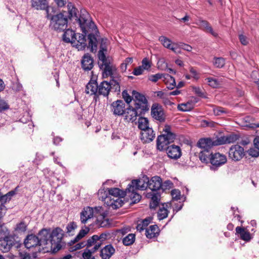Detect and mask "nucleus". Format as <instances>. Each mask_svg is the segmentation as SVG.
<instances>
[{
    "label": "nucleus",
    "instance_id": "52",
    "mask_svg": "<svg viewBox=\"0 0 259 259\" xmlns=\"http://www.w3.org/2000/svg\"><path fill=\"white\" fill-rule=\"evenodd\" d=\"M174 184L170 180H166L163 183L162 182V187L161 189L163 190H169L173 187Z\"/></svg>",
    "mask_w": 259,
    "mask_h": 259
},
{
    "label": "nucleus",
    "instance_id": "45",
    "mask_svg": "<svg viewBox=\"0 0 259 259\" xmlns=\"http://www.w3.org/2000/svg\"><path fill=\"white\" fill-rule=\"evenodd\" d=\"M77 228V225L74 222H71L68 223L66 226L67 231L66 233L69 236H72L74 234H72V232L74 231Z\"/></svg>",
    "mask_w": 259,
    "mask_h": 259
},
{
    "label": "nucleus",
    "instance_id": "22",
    "mask_svg": "<svg viewBox=\"0 0 259 259\" xmlns=\"http://www.w3.org/2000/svg\"><path fill=\"white\" fill-rule=\"evenodd\" d=\"M102 242H98L94 245V247L92 249H89L86 248L83 250V252L82 254V256L83 259H96L94 256L92 255V254L96 252L102 245Z\"/></svg>",
    "mask_w": 259,
    "mask_h": 259
},
{
    "label": "nucleus",
    "instance_id": "38",
    "mask_svg": "<svg viewBox=\"0 0 259 259\" xmlns=\"http://www.w3.org/2000/svg\"><path fill=\"white\" fill-rule=\"evenodd\" d=\"M135 240V235L134 234H129L122 239V243L124 245H132Z\"/></svg>",
    "mask_w": 259,
    "mask_h": 259
},
{
    "label": "nucleus",
    "instance_id": "44",
    "mask_svg": "<svg viewBox=\"0 0 259 259\" xmlns=\"http://www.w3.org/2000/svg\"><path fill=\"white\" fill-rule=\"evenodd\" d=\"M99 199L105 201L106 203L107 200H109L111 196H109L108 192L104 190H99L98 193Z\"/></svg>",
    "mask_w": 259,
    "mask_h": 259
},
{
    "label": "nucleus",
    "instance_id": "47",
    "mask_svg": "<svg viewBox=\"0 0 259 259\" xmlns=\"http://www.w3.org/2000/svg\"><path fill=\"white\" fill-rule=\"evenodd\" d=\"M100 43V50L102 51L107 52V41L108 39L106 37L101 38L99 39Z\"/></svg>",
    "mask_w": 259,
    "mask_h": 259
},
{
    "label": "nucleus",
    "instance_id": "2",
    "mask_svg": "<svg viewBox=\"0 0 259 259\" xmlns=\"http://www.w3.org/2000/svg\"><path fill=\"white\" fill-rule=\"evenodd\" d=\"M63 230L60 227H57L51 232L50 228H43L38 233V239L41 245L47 244L50 240L52 245V251L53 253H57L62 248L61 242L64 237Z\"/></svg>",
    "mask_w": 259,
    "mask_h": 259
},
{
    "label": "nucleus",
    "instance_id": "33",
    "mask_svg": "<svg viewBox=\"0 0 259 259\" xmlns=\"http://www.w3.org/2000/svg\"><path fill=\"white\" fill-rule=\"evenodd\" d=\"M236 232L240 235V238L245 241H249L251 239L250 234L248 231H245L243 228L237 227Z\"/></svg>",
    "mask_w": 259,
    "mask_h": 259
},
{
    "label": "nucleus",
    "instance_id": "21",
    "mask_svg": "<svg viewBox=\"0 0 259 259\" xmlns=\"http://www.w3.org/2000/svg\"><path fill=\"white\" fill-rule=\"evenodd\" d=\"M115 249L112 244H108L100 250V256L102 259H109L114 254Z\"/></svg>",
    "mask_w": 259,
    "mask_h": 259
},
{
    "label": "nucleus",
    "instance_id": "26",
    "mask_svg": "<svg viewBox=\"0 0 259 259\" xmlns=\"http://www.w3.org/2000/svg\"><path fill=\"white\" fill-rule=\"evenodd\" d=\"M239 139L237 135L232 134L226 136L221 137L218 138V143L219 145L225 144H230L235 142Z\"/></svg>",
    "mask_w": 259,
    "mask_h": 259
},
{
    "label": "nucleus",
    "instance_id": "12",
    "mask_svg": "<svg viewBox=\"0 0 259 259\" xmlns=\"http://www.w3.org/2000/svg\"><path fill=\"white\" fill-rule=\"evenodd\" d=\"M132 94L134 97L133 100L135 102V106L139 107L140 111L146 113V96L135 90L132 91Z\"/></svg>",
    "mask_w": 259,
    "mask_h": 259
},
{
    "label": "nucleus",
    "instance_id": "57",
    "mask_svg": "<svg viewBox=\"0 0 259 259\" xmlns=\"http://www.w3.org/2000/svg\"><path fill=\"white\" fill-rule=\"evenodd\" d=\"M172 199L178 200L181 199V192L178 189H174L171 191Z\"/></svg>",
    "mask_w": 259,
    "mask_h": 259
},
{
    "label": "nucleus",
    "instance_id": "4",
    "mask_svg": "<svg viewBox=\"0 0 259 259\" xmlns=\"http://www.w3.org/2000/svg\"><path fill=\"white\" fill-rule=\"evenodd\" d=\"M62 35V40L66 43L75 44L76 48L78 50H84L87 47L86 36L88 35L91 31L85 34L82 32V34H76L75 31L70 28H66L63 31Z\"/></svg>",
    "mask_w": 259,
    "mask_h": 259
},
{
    "label": "nucleus",
    "instance_id": "41",
    "mask_svg": "<svg viewBox=\"0 0 259 259\" xmlns=\"http://www.w3.org/2000/svg\"><path fill=\"white\" fill-rule=\"evenodd\" d=\"M148 124V121L147 119V142L153 141L155 137V134L154 131L152 128L150 127Z\"/></svg>",
    "mask_w": 259,
    "mask_h": 259
},
{
    "label": "nucleus",
    "instance_id": "8",
    "mask_svg": "<svg viewBox=\"0 0 259 259\" xmlns=\"http://www.w3.org/2000/svg\"><path fill=\"white\" fill-rule=\"evenodd\" d=\"M227 162V157L223 154L220 153H215L211 155L210 158V163L211 166L210 169L215 170L217 168L225 164Z\"/></svg>",
    "mask_w": 259,
    "mask_h": 259
},
{
    "label": "nucleus",
    "instance_id": "60",
    "mask_svg": "<svg viewBox=\"0 0 259 259\" xmlns=\"http://www.w3.org/2000/svg\"><path fill=\"white\" fill-rule=\"evenodd\" d=\"M248 154L252 157H257L259 156V150L254 148H250L248 150Z\"/></svg>",
    "mask_w": 259,
    "mask_h": 259
},
{
    "label": "nucleus",
    "instance_id": "55",
    "mask_svg": "<svg viewBox=\"0 0 259 259\" xmlns=\"http://www.w3.org/2000/svg\"><path fill=\"white\" fill-rule=\"evenodd\" d=\"M213 113L216 116L221 115L223 114L227 113V111L223 107H217L213 109Z\"/></svg>",
    "mask_w": 259,
    "mask_h": 259
},
{
    "label": "nucleus",
    "instance_id": "29",
    "mask_svg": "<svg viewBox=\"0 0 259 259\" xmlns=\"http://www.w3.org/2000/svg\"><path fill=\"white\" fill-rule=\"evenodd\" d=\"M109 196H113V198L125 197L126 196V189L123 191L118 188H111L108 189Z\"/></svg>",
    "mask_w": 259,
    "mask_h": 259
},
{
    "label": "nucleus",
    "instance_id": "31",
    "mask_svg": "<svg viewBox=\"0 0 259 259\" xmlns=\"http://www.w3.org/2000/svg\"><path fill=\"white\" fill-rule=\"evenodd\" d=\"M213 153L210 150H202L199 154V158L202 162L207 163L210 162V158Z\"/></svg>",
    "mask_w": 259,
    "mask_h": 259
},
{
    "label": "nucleus",
    "instance_id": "23",
    "mask_svg": "<svg viewBox=\"0 0 259 259\" xmlns=\"http://www.w3.org/2000/svg\"><path fill=\"white\" fill-rule=\"evenodd\" d=\"M144 180L140 179L133 180L131 183L128 185L126 190H127V191H131V189L132 191L144 190Z\"/></svg>",
    "mask_w": 259,
    "mask_h": 259
},
{
    "label": "nucleus",
    "instance_id": "13",
    "mask_svg": "<svg viewBox=\"0 0 259 259\" xmlns=\"http://www.w3.org/2000/svg\"><path fill=\"white\" fill-rule=\"evenodd\" d=\"M168 157L172 159L177 160L182 156L181 149L179 146L171 145L165 147V149Z\"/></svg>",
    "mask_w": 259,
    "mask_h": 259
},
{
    "label": "nucleus",
    "instance_id": "6",
    "mask_svg": "<svg viewBox=\"0 0 259 259\" xmlns=\"http://www.w3.org/2000/svg\"><path fill=\"white\" fill-rule=\"evenodd\" d=\"M16 236L0 238V250L3 252H8L13 245L19 248L22 245L20 240H17Z\"/></svg>",
    "mask_w": 259,
    "mask_h": 259
},
{
    "label": "nucleus",
    "instance_id": "58",
    "mask_svg": "<svg viewBox=\"0 0 259 259\" xmlns=\"http://www.w3.org/2000/svg\"><path fill=\"white\" fill-rule=\"evenodd\" d=\"M27 225L24 222H21L17 224L16 230L22 232H24L26 230Z\"/></svg>",
    "mask_w": 259,
    "mask_h": 259
},
{
    "label": "nucleus",
    "instance_id": "37",
    "mask_svg": "<svg viewBox=\"0 0 259 259\" xmlns=\"http://www.w3.org/2000/svg\"><path fill=\"white\" fill-rule=\"evenodd\" d=\"M106 214L104 213L101 214V219H97L96 220V224L99 225L100 227H107L110 225L109 220L105 219Z\"/></svg>",
    "mask_w": 259,
    "mask_h": 259
},
{
    "label": "nucleus",
    "instance_id": "64",
    "mask_svg": "<svg viewBox=\"0 0 259 259\" xmlns=\"http://www.w3.org/2000/svg\"><path fill=\"white\" fill-rule=\"evenodd\" d=\"M58 8H63L66 4V0H54Z\"/></svg>",
    "mask_w": 259,
    "mask_h": 259
},
{
    "label": "nucleus",
    "instance_id": "10",
    "mask_svg": "<svg viewBox=\"0 0 259 259\" xmlns=\"http://www.w3.org/2000/svg\"><path fill=\"white\" fill-rule=\"evenodd\" d=\"M151 110V116L154 119L160 122L165 121V115L161 105L158 103H154L152 105Z\"/></svg>",
    "mask_w": 259,
    "mask_h": 259
},
{
    "label": "nucleus",
    "instance_id": "50",
    "mask_svg": "<svg viewBox=\"0 0 259 259\" xmlns=\"http://www.w3.org/2000/svg\"><path fill=\"white\" fill-rule=\"evenodd\" d=\"M84 229H81L76 236L79 240L84 237L90 231V228L88 227L84 226Z\"/></svg>",
    "mask_w": 259,
    "mask_h": 259
},
{
    "label": "nucleus",
    "instance_id": "3",
    "mask_svg": "<svg viewBox=\"0 0 259 259\" xmlns=\"http://www.w3.org/2000/svg\"><path fill=\"white\" fill-rule=\"evenodd\" d=\"M145 113L143 111H140L139 107H134L128 105V107L125 108L123 115H125V119L132 122L134 121L137 116H139L138 120V128L141 131L140 133V139L142 142L146 143V139L144 136V133L143 131L146 132V118L143 115Z\"/></svg>",
    "mask_w": 259,
    "mask_h": 259
},
{
    "label": "nucleus",
    "instance_id": "59",
    "mask_svg": "<svg viewBox=\"0 0 259 259\" xmlns=\"http://www.w3.org/2000/svg\"><path fill=\"white\" fill-rule=\"evenodd\" d=\"M10 108L8 103L4 100H0V112L5 111Z\"/></svg>",
    "mask_w": 259,
    "mask_h": 259
},
{
    "label": "nucleus",
    "instance_id": "18",
    "mask_svg": "<svg viewBox=\"0 0 259 259\" xmlns=\"http://www.w3.org/2000/svg\"><path fill=\"white\" fill-rule=\"evenodd\" d=\"M115 198H111V197L109 200H107L106 201L107 205L112 207L113 209L119 208L122 206L125 202H127L128 201V199L125 197H118Z\"/></svg>",
    "mask_w": 259,
    "mask_h": 259
},
{
    "label": "nucleus",
    "instance_id": "42",
    "mask_svg": "<svg viewBox=\"0 0 259 259\" xmlns=\"http://www.w3.org/2000/svg\"><path fill=\"white\" fill-rule=\"evenodd\" d=\"M158 67L161 70H167L170 73H176V71L167 67V64L165 62L163 59H160L158 62Z\"/></svg>",
    "mask_w": 259,
    "mask_h": 259
},
{
    "label": "nucleus",
    "instance_id": "9",
    "mask_svg": "<svg viewBox=\"0 0 259 259\" xmlns=\"http://www.w3.org/2000/svg\"><path fill=\"white\" fill-rule=\"evenodd\" d=\"M162 187V179L159 176H154L147 181V188L151 191L149 193H160Z\"/></svg>",
    "mask_w": 259,
    "mask_h": 259
},
{
    "label": "nucleus",
    "instance_id": "30",
    "mask_svg": "<svg viewBox=\"0 0 259 259\" xmlns=\"http://www.w3.org/2000/svg\"><path fill=\"white\" fill-rule=\"evenodd\" d=\"M159 232V229L157 225H151L148 229L147 228V238L150 239L157 238Z\"/></svg>",
    "mask_w": 259,
    "mask_h": 259
},
{
    "label": "nucleus",
    "instance_id": "16",
    "mask_svg": "<svg viewBox=\"0 0 259 259\" xmlns=\"http://www.w3.org/2000/svg\"><path fill=\"white\" fill-rule=\"evenodd\" d=\"M218 139L212 140L211 138H201L199 140L197 146L203 150H210L213 146H217Z\"/></svg>",
    "mask_w": 259,
    "mask_h": 259
},
{
    "label": "nucleus",
    "instance_id": "51",
    "mask_svg": "<svg viewBox=\"0 0 259 259\" xmlns=\"http://www.w3.org/2000/svg\"><path fill=\"white\" fill-rule=\"evenodd\" d=\"M205 79L207 80L208 85L213 88H217L220 84L219 81L215 78L208 77Z\"/></svg>",
    "mask_w": 259,
    "mask_h": 259
},
{
    "label": "nucleus",
    "instance_id": "32",
    "mask_svg": "<svg viewBox=\"0 0 259 259\" xmlns=\"http://www.w3.org/2000/svg\"><path fill=\"white\" fill-rule=\"evenodd\" d=\"M126 196H128L131 200L130 203V205L138 202L141 198V196L140 194L137 193L136 191H132V189L131 191H127L126 190Z\"/></svg>",
    "mask_w": 259,
    "mask_h": 259
},
{
    "label": "nucleus",
    "instance_id": "14",
    "mask_svg": "<svg viewBox=\"0 0 259 259\" xmlns=\"http://www.w3.org/2000/svg\"><path fill=\"white\" fill-rule=\"evenodd\" d=\"M125 102L123 100H118L113 102L111 105L113 114L118 116L123 115L125 109Z\"/></svg>",
    "mask_w": 259,
    "mask_h": 259
},
{
    "label": "nucleus",
    "instance_id": "63",
    "mask_svg": "<svg viewBox=\"0 0 259 259\" xmlns=\"http://www.w3.org/2000/svg\"><path fill=\"white\" fill-rule=\"evenodd\" d=\"M2 198H3V199L1 200V205H4L7 203V202H9L11 199V197H10L7 194H5V195H2Z\"/></svg>",
    "mask_w": 259,
    "mask_h": 259
},
{
    "label": "nucleus",
    "instance_id": "7",
    "mask_svg": "<svg viewBox=\"0 0 259 259\" xmlns=\"http://www.w3.org/2000/svg\"><path fill=\"white\" fill-rule=\"evenodd\" d=\"M147 198L149 199V208L155 213L158 207L160 206V193H147Z\"/></svg>",
    "mask_w": 259,
    "mask_h": 259
},
{
    "label": "nucleus",
    "instance_id": "36",
    "mask_svg": "<svg viewBox=\"0 0 259 259\" xmlns=\"http://www.w3.org/2000/svg\"><path fill=\"white\" fill-rule=\"evenodd\" d=\"M194 107V103L191 101L179 104L178 106V109L180 111L187 112L193 109Z\"/></svg>",
    "mask_w": 259,
    "mask_h": 259
},
{
    "label": "nucleus",
    "instance_id": "56",
    "mask_svg": "<svg viewBox=\"0 0 259 259\" xmlns=\"http://www.w3.org/2000/svg\"><path fill=\"white\" fill-rule=\"evenodd\" d=\"M105 51H99L98 54V57L99 59L102 62V64H104L105 63H107L109 62V60H108L106 58L105 55Z\"/></svg>",
    "mask_w": 259,
    "mask_h": 259
},
{
    "label": "nucleus",
    "instance_id": "34",
    "mask_svg": "<svg viewBox=\"0 0 259 259\" xmlns=\"http://www.w3.org/2000/svg\"><path fill=\"white\" fill-rule=\"evenodd\" d=\"M167 204L166 203L162 204L157 211L158 219L160 221L166 218L168 216L169 211L167 209L166 206Z\"/></svg>",
    "mask_w": 259,
    "mask_h": 259
},
{
    "label": "nucleus",
    "instance_id": "25",
    "mask_svg": "<svg viewBox=\"0 0 259 259\" xmlns=\"http://www.w3.org/2000/svg\"><path fill=\"white\" fill-rule=\"evenodd\" d=\"M111 87L110 83L106 81H103L98 87V94L107 97L109 94Z\"/></svg>",
    "mask_w": 259,
    "mask_h": 259
},
{
    "label": "nucleus",
    "instance_id": "24",
    "mask_svg": "<svg viewBox=\"0 0 259 259\" xmlns=\"http://www.w3.org/2000/svg\"><path fill=\"white\" fill-rule=\"evenodd\" d=\"M94 215V209L93 207L89 206L84 208L80 213V221L81 223L85 224L87 221L92 218Z\"/></svg>",
    "mask_w": 259,
    "mask_h": 259
},
{
    "label": "nucleus",
    "instance_id": "15",
    "mask_svg": "<svg viewBox=\"0 0 259 259\" xmlns=\"http://www.w3.org/2000/svg\"><path fill=\"white\" fill-rule=\"evenodd\" d=\"M23 244L27 248L41 245L38 237L33 234H29L26 236L24 240Z\"/></svg>",
    "mask_w": 259,
    "mask_h": 259
},
{
    "label": "nucleus",
    "instance_id": "48",
    "mask_svg": "<svg viewBox=\"0 0 259 259\" xmlns=\"http://www.w3.org/2000/svg\"><path fill=\"white\" fill-rule=\"evenodd\" d=\"M137 231L141 232L146 229V219H139L137 221V225L136 226Z\"/></svg>",
    "mask_w": 259,
    "mask_h": 259
},
{
    "label": "nucleus",
    "instance_id": "54",
    "mask_svg": "<svg viewBox=\"0 0 259 259\" xmlns=\"http://www.w3.org/2000/svg\"><path fill=\"white\" fill-rule=\"evenodd\" d=\"M122 98L124 100V102H125L128 105L133 100V96H131L127 93L126 90H124L122 93Z\"/></svg>",
    "mask_w": 259,
    "mask_h": 259
},
{
    "label": "nucleus",
    "instance_id": "35",
    "mask_svg": "<svg viewBox=\"0 0 259 259\" xmlns=\"http://www.w3.org/2000/svg\"><path fill=\"white\" fill-rule=\"evenodd\" d=\"M163 77L168 89L172 90L176 87V81L174 77L168 74H165Z\"/></svg>",
    "mask_w": 259,
    "mask_h": 259
},
{
    "label": "nucleus",
    "instance_id": "20",
    "mask_svg": "<svg viewBox=\"0 0 259 259\" xmlns=\"http://www.w3.org/2000/svg\"><path fill=\"white\" fill-rule=\"evenodd\" d=\"M100 69L103 70V76L105 77H112L113 72L116 71V68L115 66L110 65V62H108L104 64L99 65Z\"/></svg>",
    "mask_w": 259,
    "mask_h": 259
},
{
    "label": "nucleus",
    "instance_id": "61",
    "mask_svg": "<svg viewBox=\"0 0 259 259\" xmlns=\"http://www.w3.org/2000/svg\"><path fill=\"white\" fill-rule=\"evenodd\" d=\"M190 72L192 74V77H193L196 80H198L199 78V74L197 71L194 69L193 67H190L189 69Z\"/></svg>",
    "mask_w": 259,
    "mask_h": 259
},
{
    "label": "nucleus",
    "instance_id": "49",
    "mask_svg": "<svg viewBox=\"0 0 259 259\" xmlns=\"http://www.w3.org/2000/svg\"><path fill=\"white\" fill-rule=\"evenodd\" d=\"M10 236H16L10 234L9 230L5 227L1 226L0 227V238L8 237Z\"/></svg>",
    "mask_w": 259,
    "mask_h": 259
},
{
    "label": "nucleus",
    "instance_id": "19",
    "mask_svg": "<svg viewBox=\"0 0 259 259\" xmlns=\"http://www.w3.org/2000/svg\"><path fill=\"white\" fill-rule=\"evenodd\" d=\"M158 40L164 47L171 50L175 53H177L178 48L177 44L172 42L170 39L165 36L161 35L159 37Z\"/></svg>",
    "mask_w": 259,
    "mask_h": 259
},
{
    "label": "nucleus",
    "instance_id": "43",
    "mask_svg": "<svg viewBox=\"0 0 259 259\" xmlns=\"http://www.w3.org/2000/svg\"><path fill=\"white\" fill-rule=\"evenodd\" d=\"M213 64L215 67L221 68L224 66L225 61L223 58L215 57Z\"/></svg>",
    "mask_w": 259,
    "mask_h": 259
},
{
    "label": "nucleus",
    "instance_id": "46",
    "mask_svg": "<svg viewBox=\"0 0 259 259\" xmlns=\"http://www.w3.org/2000/svg\"><path fill=\"white\" fill-rule=\"evenodd\" d=\"M120 80V79H111L109 82L111 84V90L113 89L115 92L120 91V85L119 82V81Z\"/></svg>",
    "mask_w": 259,
    "mask_h": 259
},
{
    "label": "nucleus",
    "instance_id": "27",
    "mask_svg": "<svg viewBox=\"0 0 259 259\" xmlns=\"http://www.w3.org/2000/svg\"><path fill=\"white\" fill-rule=\"evenodd\" d=\"M31 7L36 10L50 8L48 0H31Z\"/></svg>",
    "mask_w": 259,
    "mask_h": 259
},
{
    "label": "nucleus",
    "instance_id": "53",
    "mask_svg": "<svg viewBox=\"0 0 259 259\" xmlns=\"http://www.w3.org/2000/svg\"><path fill=\"white\" fill-rule=\"evenodd\" d=\"M164 75L161 73H157L154 75H150L148 76V80L153 82H157L159 79L162 78Z\"/></svg>",
    "mask_w": 259,
    "mask_h": 259
},
{
    "label": "nucleus",
    "instance_id": "11",
    "mask_svg": "<svg viewBox=\"0 0 259 259\" xmlns=\"http://www.w3.org/2000/svg\"><path fill=\"white\" fill-rule=\"evenodd\" d=\"M244 155V149L242 147L235 145L232 146L229 151V157L232 160L237 161L241 160Z\"/></svg>",
    "mask_w": 259,
    "mask_h": 259
},
{
    "label": "nucleus",
    "instance_id": "39",
    "mask_svg": "<svg viewBox=\"0 0 259 259\" xmlns=\"http://www.w3.org/2000/svg\"><path fill=\"white\" fill-rule=\"evenodd\" d=\"M87 248H89L93 245H95L98 243V237L97 235H94L85 241Z\"/></svg>",
    "mask_w": 259,
    "mask_h": 259
},
{
    "label": "nucleus",
    "instance_id": "40",
    "mask_svg": "<svg viewBox=\"0 0 259 259\" xmlns=\"http://www.w3.org/2000/svg\"><path fill=\"white\" fill-rule=\"evenodd\" d=\"M142 65L135 68L133 71V73L135 75H141L144 69H146V57L144 58L142 61Z\"/></svg>",
    "mask_w": 259,
    "mask_h": 259
},
{
    "label": "nucleus",
    "instance_id": "62",
    "mask_svg": "<svg viewBox=\"0 0 259 259\" xmlns=\"http://www.w3.org/2000/svg\"><path fill=\"white\" fill-rule=\"evenodd\" d=\"M239 39L241 44L244 46L247 45L248 43L246 36H245L243 34H241L239 35Z\"/></svg>",
    "mask_w": 259,
    "mask_h": 259
},
{
    "label": "nucleus",
    "instance_id": "17",
    "mask_svg": "<svg viewBox=\"0 0 259 259\" xmlns=\"http://www.w3.org/2000/svg\"><path fill=\"white\" fill-rule=\"evenodd\" d=\"M81 68L84 71L92 70L94 67V60L92 56L89 54H85L81 60Z\"/></svg>",
    "mask_w": 259,
    "mask_h": 259
},
{
    "label": "nucleus",
    "instance_id": "28",
    "mask_svg": "<svg viewBox=\"0 0 259 259\" xmlns=\"http://www.w3.org/2000/svg\"><path fill=\"white\" fill-rule=\"evenodd\" d=\"M98 84L97 80L91 79L85 87V93L87 94L91 93V95H96L98 92Z\"/></svg>",
    "mask_w": 259,
    "mask_h": 259
},
{
    "label": "nucleus",
    "instance_id": "1",
    "mask_svg": "<svg viewBox=\"0 0 259 259\" xmlns=\"http://www.w3.org/2000/svg\"><path fill=\"white\" fill-rule=\"evenodd\" d=\"M53 16L51 17L50 21L49 27L54 31L58 33L63 32L68 27V20H73L74 23H77L81 28L82 32L85 34L91 31L88 35L89 45L88 48H90V51L92 53L96 52L97 50L98 40L99 36V30L94 23L91 20L89 14L85 11H81L79 17H78L77 9L71 2L67 3V13L64 10L55 14L56 8L51 7Z\"/></svg>",
    "mask_w": 259,
    "mask_h": 259
},
{
    "label": "nucleus",
    "instance_id": "5",
    "mask_svg": "<svg viewBox=\"0 0 259 259\" xmlns=\"http://www.w3.org/2000/svg\"><path fill=\"white\" fill-rule=\"evenodd\" d=\"M163 134L157 137V148L162 151L170 143H172L176 139V134L171 131L169 125H165L163 129Z\"/></svg>",
    "mask_w": 259,
    "mask_h": 259
}]
</instances>
